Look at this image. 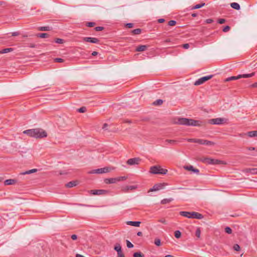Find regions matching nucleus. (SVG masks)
<instances>
[{"label":"nucleus","mask_w":257,"mask_h":257,"mask_svg":"<svg viewBox=\"0 0 257 257\" xmlns=\"http://www.w3.org/2000/svg\"><path fill=\"white\" fill-rule=\"evenodd\" d=\"M24 134L35 138H43L47 136L46 131L41 128L30 129L24 131Z\"/></svg>","instance_id":"1"},{"label":"nucleus","mask_w":257,"mask_h":257,"mask_svg":"<svg viewBox=\"0 0 257 257\" xmlns=\"http://www.w3.org/2000/svg\"><path fill=\"white\" fill-rule=\"evenodd\" d=\"M177 123L179 124L188 126H200L201 125V121L199 120L187 118H178Z\"/></svg>","instance_id":"2"},{"label":"nucleus","mask_w":257,"mask_h":257,"mask_svg":"<svg viewBox=\"0 0 257 257\" xmlns=\"http://www.w3.org/2000/svg\"><path fill=\"white\" fill-rule=\"evenodd\" d=\"M180 214L181 216L187 217L188 218H196L201 219L203 218V215L198 212H187V211H181Z\"/></svg>","instance_id":"3"},{"label":"nucleus","mask_w":257,"mask_h":257,"mask_svg":"<svg viewBox=\"0 0 257 257\" xmlns=\"http://www.w3.org/2000/svg\"><path fill=\"white\" fill-rule=\"evenodd\" d=\"M201 161L204 163L209 165L225 164L223 161L214 159L211 158H202L200 159Z\"/></svg>","instance_id":"4"},{"label":"nucleus","mask_w":257,"mask_h":257,"mask_svg":"<svg viewBox=\"0 0 257 257\" xmlns=\"http://www.w3.org/2000/svg\"><path fill=\"white\" fill-rule=\"evenodd\" d=\"M150 172L154 174H166L168 170L163 169L160 166H154L150 168Z\"/></svg>","instance_id":"5"},{"label":"nucleus","mask_w":257,"mask_h":257,"mask_svg":"<svg viewBox=\"0 0 257 257\" xmlns=\"http://www.w3.org/2000/svg\"><path fill=\"white\" fill-rule=\"evenodd\" d=\"M187 141L189 142L195 143L207 146H213L215 144L214 142L211 141L198 139H187Z\"/></svg>","instance_id":"6"},{"label":"nucleus","mask_w":257,"mask_h":257,"mask_svg":"<svg viewBox=\"0 0 257 257\" xmlns=\"http://www.w3.org/2000/svg\"><path fill=\"white\" fill-rule=\"evenodd\" d=\"M228 120V119L225 118L218 117L210 119L208 120V122L211 124L220 125L224 123H227Z\"/></svg>","instance_id":"7"},{"label":"nucleus","mask_w":257,"mask_h":257,"mask_svg":"<svg viewBox=\"0 0 257 257\" xmlns=\"http://www.w3.org/2000/svg\"><path fill=\"white\" fill-rule=\"evenodd\" d=\"M126 179L127 177L120 176L116 178H106L104 179V181L106 184H113L117 182L125 180Z\"/></svg>","instance_id":"8"},{"label":"nucleus","mask_w":257,"mask_h":257,"mask_svg":"<svg viewBox=\"0 0 257 257\" xmlns=\"http://www.w3.org/2000/svg\"><path fill=\"white\" fill-rule=\"evenodd\" d=\"M213 75H209L202 77L198 79L197 80H196L194 83V85H201V84L204 83L205 82L211 79L213 77Z\"/></svg>","instance_id":"9"},{"label":"nucleus","mask_w":257,"mask_h":257,"mask_svg":"<svg viewBox=\"0 0 257 257\" xmlns=\"http://www.w3.org/2000/svg\"><path fill=\"white\" fill-rule=\"evenodd\" d=\"M110 171V169L109 168L104 167V168H99L97 169L93 170L91 171H90V172H89V173H90V174H94V173L102 174V173L109 172Z\"/></svg>","instance_id":"10"},{"label":"nucleus","mask_w":257,"mask_h":257,"mask_svg":"<svg viewBox=\"0 0 257 257\" xmlns=\"http://www.w3.org/2000/svg\"><path fill=\"white\" fill-rule=\"evenodd\" d=\"M114 249L117 251L118 257H125L121 249V246L119 243H116Z\"/></svg>","instance_id":"11"},{"label":"nucleus","mask_w":257,"mask_h":257,"mask_svg":"<svg viewBox=\"0 0 257 257\" xmlns=\"http://www.w3.org/2000/svg\"><path fill=\"white\" fill-rule=\"evenodd\" d=\"M166 185L165 183H160L158 184H155L152 188H151L149 190V192H153L156 191H158L161 189L164 188V187Z\"/></svg>","instance_id":"12"},{"label":"nucleus","mask_w":257,"mask_h":257,"mask_svg":"<svg viewBox=\"0 0 257 257\" xmlns=\"http://www.w3.org/2000/svg\"><path fill=\"white\" fill-rule=\"evenodd\" d=\"M91 194L94 195H105L108 193V191L106 190L99 189V190H90Z\"/></svg>","instance_id":"13"},{"label":"nucleus","mask_w":257,"mask_h":257,"mask_svg":"<svg viewBox=\"0 0 257 257\" xmlns=\"http://www.w3.org/2000/svg\"><path fill=\"white\" fill-rule=\"evenodd\" d=\"M141 160L139 158H134L128 159L126 163L129 165H138Z\"/></svg>","instance_id":"14"},{"label":"nucleus","mask_w":257,"mask_h":257,"mask_svg":"<svg viewBox=\"0 0 257 257\" xmlns=\"http://www.w3.org/2000/svg\"><path fill=\"white\" fill-rule=\"evenodd\" d=\"M83 40L86 42H89L92 43H98L99 42V39L93 37H83Z\"/></svg>","instance_id":"15"},{"label":"nucleus","mask_w":257,"mask_h":257,"mask_svg":"<svg viewBox=\"0 0 257 257\" xmlns=\"http://www.w3.org/2000/svg\"><path fill=\"white\" fill-rule=\"evenodd\" d=\"M244 173H249L252 175H257V168H245L243 170Z\"/></svg>","instance_id":"16"},{"label":"nucleus","mask_w":257,"mask_h":257,"mask_svg":"<svg viewBox=\"0 0 257 257\" xmlns=\"http://www.w3.org/2000/svg\"><path fill=\"white\" fill-rule=\"evenodd\" d=\"M137 188L138 186L137 185L125 186L124 187H123L121 190L123 192L126 193L128 192L130 190H135Z\"/></svg>","instance_id":"17"},{"label":"nucleus","mask_w":257,"mask_h":257,"mask_svg":"<svg viewBox=\"0 0 257 257\" xmlns=\"http://www.w3.org/2000/svg\"><path fill=\"white\" fill-rule=\"evenodd\" d=\"M184 168L188 171H191L193 172L194 173L198 174L199 173V170L197 169L194 168L192 166L189 165V166H185L184 167Z\"/></svg>","instance_id":"18"},{"label":"nucleus","mask_w":257,"mask_h":257,"mask_svg":"<svg viewBox=\"0 0 257 257\" xmlns=\"http://www.w3.org/2000/svg\"><path fill=\"white\" fill-rule=\"evenodd\" d=\"M126 224L129 225H132L136 227H139L140 225L141 222L140 221H128L126 222Z\"/></svg>","instance_id":"19"},{"label":"nucleus","mask_w":257,"mask_h":257,"mask_svg":"<svg viewBox=\"0 0 257 257\" xmlns=\"http://www.w3.org/2000/svg\"><path fill=\"white\" fill-rule=\"evenodd\" d=\"M17 180L15 179H7L5 181L4 184L5 185H13L16 183Z\"/></svg>","instance_id":"20"},{"label":"nucleus","mask_w":257,"mask_h":257,"mask_svg":"<svg viewBox=\"0 0 257 257\" xmlns=\"http://www.w3.org/2000/svg\"><path fill=\"white\" fill-rule=\"evenodd\" d=\"M254 75H255V72H252V73H250V74H240V75H238V77L239 78H249V77H251L254 76Z\"/></svg>","instance_id":"21"},{"label":"nucleus","mask_w":257,"mask_h":257,"mask_svg":"<svg viewBox=\"0 0 257 257\" xmlns=\"http://www.w3.org/2000/svg\"><path fill=\"white\" fill-rule=\"evenodd\" d=\"M78 183L76 181H72L67 183L65 186L67 188H71L74 186H76L77 185Z\"/></svg>","instance_id":"22"},{"label":"nucleus","mask_w":257,"mask_h":257,"mask_svg":"<svg viewBox=\"0 0 257 257\" xmlns=\"http://www.w3.org/2000/svg\"><path fill=\"white\" fill-rule=\"evenodd\" d=\"M148 46L146 45H140L138 46L136 49V52H143L145 51Z\"/></svg>","instance_id":"23"},{"label":"nucleus","mask_w":257,"mask_h":257,"mask_svg":"<svg viewBox=\"0 0 257 257\" xmlns=\"http://www.w3.org/2000/svg\"><path fill=\"white\" fill-rule=\"evenodd\" d=\"M37 171V169H31V170H28V171H25L24 172H21L20 173V175H27V174H30L31 173H35Z\"/></svg>","instance_id":"24"},{"label":"nucleus","mask_w":257,"mask_h":257,"mask_svg":"<svg viewBox=\"0 0 257 257\" xmlns=\"http://www.w3.org/2000/svg\"><path fill=\"white\" fill-rule=\"evenodd\" d=\"M38 30L41 31H49L52 30V28L49 26L40 27Z\"/></svg>","instance_id":"25"},{"label":"nucleus","mask_w":257,"mask_h":257,"mask_svg":"<svg viewBox=\"0 0 257 257\" xmlns=\"http://www.w3.org/2000/svg\"><path fill=\"white\" fill-rule=\"evenodd\" d=\"M231 7L235 10H239L240 9L239 5L237 3H232L230 4Z\"/></svg>","instance_id":"26"},{"label":"nucleus","mask_w":257,"mask_h":257,"mask_svg":"<svg viewBox=\"0 0 257 257\" xmlns=\"http://www.w3.org/2000/svg\"><path fill=\"white\" fill-rule=\"evenodd\" d=\"M247 135L251 138L257 137V131L248 132Z\"/></svg>","instance_id":"27"},{"label":"nucleus","mask_w":257,"mask_h":257,"mask_svg":"<svg viewBox=\"0 0 257 257\" xmlns=\"http://www.w3.org/2000/svg\"><path fill=\"white\" fill-rule=\"evenodd\" d=\"M173 200V199L172 198H170L168 199H164L161 201V203L162 204H165L167 203H169L172 201Z\"/></svg>","instance_id":"28"},{"label":"nucleus","mask_w":257,"mask_h":257,"mask_svg":"<svg viewBox=\"0 0 257 257\" xmlns=\"http://www.w3.org/2000/svg\"><path fill=\"white\" fill-rule=\"evenodd\" d=\"M36 36L39 38H45L49 37V35L47 33H38Z\"/></svg>","instance_id":"29"},{"label":"nucleus","mask_w":257,"mask_h":257,"mask_svg":"<svg viewBox=\"0 0 257 257\" xmlns=\"http://www.w3.org/2000/svg\"><path fill=\"white\" fill-rule=\"evenodd\" d=\"M13 50V49L12 48H6V49L2 50V51H0V54L7 53L8 52H12Z\"/></svg>","instance_id":"30"},{"label":"nucleus","mask_w":257,"mask_h":257,"mask_svg":"<svg viewBox=\"0 0 257 257\" xmlns=\"http://www.w3.org/2000/svg\"><path fill=\"white\" fill-rule=\"evenodd\" d=\"M133 257H145V255L141 251H138L133 254Z\"/></svg>","instance_id":"31"},{"label":"nucleus","mask_w":257,"mask_h":257,"mask_svg":"<svg viewBox=\"0 0 257 257\" xmlns=\"http://www.w3.org/2000/svg\"><path fill=\"white\" fill-rule=\"evenodd\" d=\"M142 32V29L138 28L132 31V33L133 35H139Z\"/></svg>","instance_id":"32"},{"label":"nucleus","mask_w":257,"mask_h":257,"mask_svg":"<svg viewBox=\"0 0 257 257\" xmlns=\"http://www.w3.org/2000/svg\"><path fill=\"white\" fill-rule=\"evenodd\" d=\"M163 102V100L159 99H157V100L155 101L153 103V104L154 105H160L162 104Z\"/></svg>","instance_id":"33"},{"label":"nucleus","mask_w":257,"mask_h":257,"mask_svg":"<svg viewBox=\"0 0 257 257\" xmlns=\"http://www.w3.org/2000/svg\"><path fill=\"white\" fill-rule=\"evenodd\" d=\"M205 4L204 3H202L200 4H198L195 5L194 7L192 8V9H197L202 8L204 6Z\"/></svg>","instance_id":"34"},{"label":"nucleus","mask_w":257,"mask_h":257,"mask_svg":"<svg viewBox=\"0 0 257 257\" xmlns=\"http://www.w3.org/2000/svg\"><path fill=\"white\" fill-rule=\"evenodd\" d=\"M238 79H239V78L238 77V75L237 76H231V77H228L225 79V81H229L233 80H237Z\"/></svg>","instance_id":"35"},{"label":"nucleus","mask_w":257,"mask_h":257,"mask_svg":"<svg viewBox=\"0 0 257 257\" xmlns=\"http://www.w3.org/2000/svg\"><path fill=\"white\" fill-rule=\"evenodd\" d=\"M154 243L157 246H158L161 245V242L160 239L158 238H155V240H154Z\"/></svg>","instance_id":"36"},{"label":"nucleus","mask_w":257,"mask_h":257,"mask_svg":"<svg viewBox=\"0 0 257 257\" xmlns=\"http://www.w3.org/2000/svg\"><path fill=\"white\" fill-rule=\"evenodd\" d=\"M174 235L176 238H179L181 236V233L179 230H176L174 232Z\"/></svg>","instance_id":"37"},{"label":"nucleus","mask_w":257,"mask_h":257,"mask_svg":"<svg viewBox=\"0 0 257 257\" xmlns=\"http://www.w3.org/2000/svg\"><path fill=\"white\" fill-rule=\"evenodd\" d=\"M201 234V230L199 227H198L196 229V232H195V235L198 237L199 238L200 237Z\"/></svg>","instance_id":"38"},{"label":"nucleus","mask_w":257,"mask_h":257,"mask_svg":"<svg viewBox=\"0 0 257 257\" xmlns=\"http://www.w3.org/2000/svg\"><path fill=\"white\" fill-rule=\"evenodd\" d=\"M55 43H56L57 44H63L64 42V40L62 39L56 38L55 40Z\"/></svg>","instance_id":"39"},{"label":"nucleus","mask_w":257,"mask_h":257,"mask_svg":"<svg viewBox=\"0 0 257 257\" xmlns=\"http://www.w3.org/2000/svg\"><path fill=\"white\" fill-rule=\"evenodd\" d=\"M176 24V21L174 20H171L169 21L168 25L170 26H174Z\"/></svg>","instance_id":"40"},{"label":"nucleus","mask_w":257,"mask_h":257,"mask_svg":"<svg viewBox=\"0 0 257 257\" xmlns=\"http://www.w3.org/2000/svg\"><path fill=\"white\" fill-rule=\"evenodd\" d=\"M225 231L228 234H231L232 233V229L229 227H226L225 228Z\"/></svg>","instance_id":"41"},{"label":"nucleus","mask_w":257,"mask_h":257,"mask_svg":"<svg viewBox=\"0 0 257 257\" xmlns=\"http://www.w3.org/2000/svg\"><path fill=\"white\" fill-rule=\"evenodd\" d=\"M78 111L81 113L85 112L86 111V108L84 106L81 107L78 109Z\"/></svg>","instance_id":"42"},{"label":"nucleus","mask_w":257,"mask_h":257,"mask_svg":"<svg viewBox=\"0 0 257 257\" xmlns=\"http://www.w3.org/2000/svg\"><path fill=\"white\" fill-rule=\"evenodd\" d=\"M95 25V23L94 22H87L86 24V26L88 27H92Z\"/></svg>","instance_id":"43"},{"label":"nucleus","mask_w":257,"mask_h":257,"mask_svg":"<svg viewBox=\"0 0 257 257\" xmlns=\"http://www.w3.org/2000/svg\"><path fill=\"white\" fill-rule=\"evenodd\" d=\"M126 246L128 248H132L134 247V245L129 241L126 240Z\"/></svg>","instance_id":"44"},{"label":"nucleus","mask_w":257,"mask_h":257,"mask_svg":"<svg viewBox=\"0 0 257 257\" xmlns=\"http://www.w3.org/2000/svg\"><path fill=\"white\" fill-rule=\"evenodd\" d=\"M234 250L239 251L240 249V246L238 244H235L233 247Z\"/></svg>","instance_id":"45"},{"label":"nucleus","mask_w":257,"mask_h":257,"mask_svg":"<svg viewBox=\"0 0 257 257\" xmlns=\"http://www.w3.org/2000/svg\"><path fill=\"white\" fill-rule=\"evenodd\" d=\"M177 141L173 140H166L165 142L167 143H170L171 144H175Z\"/></svg>","instance_id":"46"},{"label":"nucleus","mask_w":257,"mask_h":257,"mask_svg":"<svg viewBox=\"0 0 257 257\" xmlns=\"http://www.w3.org/2000/svg\"><path fill=\"white\" fill-rule=\"evenodd\" d=\"M104 29V28L103 27H100V26L96 27L94 28V29L96 31H101L103 30Z\"/></svg>","instance_id":"47"},{"label":"nucleus","mask_w":257,"mask_h":257,"mask_svg":"<svg viewBox=\"0 0 257 257\" xmlns=\"http://www.w3.org/2000/svg\"><path fill=\"white\" fill-rule=\"evenodd\" d=\"M54 61L58 63H62L64 62V60L60 58H57L54 59Z\"/></svg>","instance_id":"48"},{"label":"nucleus","mask_w":257,"mask_h":257,"mask_svg":"<svg viewBox=\"0 0 257 257\" xmlns=\"http://www.w3.org/2000/svg\"><path fill=\"white\" fill-rule=\"evenodd\" d=\"M230 30V27L229 26H226L223 29L222 31L224 32H227Z\"/></svg>","instance_id":"49"},{"label":"nucleus","mask_w":257,"mask_h":257,"mask_svg":"<svg viewBox=\"0 0 257 257\" xmlns=\"http://www.w3.org/2000/svg\"><path fill=\"white\" fill-rule=\"evenodd\" d=\"M226 22V20L224 19H219L217 21V22L220 24H223L225 23Z\"/></svg>","instance_id":"50"},{"label":"nucleus","mask_w":257,"mask_h":257,"mask_svg":"<svg viewBox=\"0 0 257 257\" xmlns=\"http://www.w3.org/2000/svg\"><path fill=\"white\" fill-rule=\"evenodd\" d=\"M125 26L128 28H132L134 26L133 23H127L125 25Z\"/></svg>","instance_id":"51"},{"label":"nucleus","mask_w":257,"mask_h":257,"mask_svg":"<svg viewBox=\"0 0 257 257\" xmlns=\"http://www.w3.org/2000/svg\"><path fill=\"white\" fill-rule=\"evenodd\" d=\"M182 47L183 48L185 49H188V48H189L190 45H189V44L186 43V44H183V45L182 46Z\"/></svg>","instance_id":"52"},{"label":"nucleus","mask_w":257,"mask_h":257,"mask_svg":"<svg viewBox=\"0 0 257 257\" xmlns=\"http://www.w3.org/2000/svg\"><path fill=\"white\" fill-rule=\"evenodd\" d=\"M213 22V20L212 19H206V21H205V22L207 24H211Z\"/></svg>","instance_id":"53"},{"label":"nucleus","mask_w":257,"mask_h":257,"mask_svg":"<svg viewBox=\"0 0 257 257\" xmlns=\"http://www.w3.org/2000/svg\"><path fill=\"white\" fill-rule=\"evenodd\" d=\"M159 222H161L164 224H167V222L164 218H162V219L159 220Z\"/></svg>","instance_id":"54"},{"label":"nucleus","mask_w":257,"mask_h":257,"mask_svg":"<svg viewBox=\"0 0 257 257\" xmlns=\"http://www.w3.org/2000/svg\"><path fill=\"white\" fill-rule=\"evenodd\" d=\"M249 87L252 88L257 87V82L253 83L252 84L250 85Z\"/></svg>","instance_id":"55"},{"label":"nucleus","mask_w":257,"mask_h":257,"mask_svg":"<svg viewBox=\"0 0 257 257\" xmlns=\"http://www.w3.org/2000/svg\"><path fill=\"white\" fill-rule=\"evenodd\" d=\"M71 237L73 240H76L77 238V236L76 234H72Z\"/></svg>","instance_id":"56"},{"label":"nucleus","mask_w":257,"mask_h":257,"mask_svg":"<svg viewBox=\"0 0 257 257\" xmlns=\"http://www.w3.org/2000/svg\"><path fill=\"white\" fill-rule=\"evenodd\" d=\"M165 21V20L164 19H159L158 20V22L159 23H162L164 22Z\"/></svg>","instance_id":"57"},{"label":"nucleus","mask_w":257,"mask_h":257,"mask_svg":"<svg viewBox=\"0 0 257 257\" xmlns=\"http://www.w3.org/2000/svg\"><path fill=\"white\" fill-rule=\"evenodd\" d=\"M20 33L18 32H15L12 33V36H17L19 35Z\"/></svg>","instance_id":"58"},{"label":"nucleus","mask_w":257,"mask_h":257,"mask_svg":"<svg viewBox=\"0 0 257 257\" xmlns=\"http://www.w3.org/2000/svg\"><path fill=\"white\" fill-rule=\"evenodd\" d=\"M108 126V124L106 123H104L102 126V128L103 130H107V127Z\"/></svg>","instance_id":"59"},{"label":"nucleus","mask_w":257,"mask_h":257,"mask_svg":"<svg viewBox=\"0 0 257 257\" xmlns=\"http://www.w3.org/2000/svg\"><path fill=\"white\" fill-rule=\"evenodd\" d=\"M137 235L139 236H141L143 235V233L141 231H139L137 233Z\"/></svg>","instance_id":"60"},{"label":"nucleus","mask_w":257,"mask_h":257,"mask_svg":"<svg viewBox=\"0 0 257 257\" xmlns=\"http://www.w3.org/2000/svg\"><path fill=\"white\" fill-rule=\"evenodd\" d=\"M31 48H35L36 47V45L34 44H31L29 46Z\"/></svg>","instance_id":"61"},{"label":"nucleus","mask_w":257,"mask_h":257,"mask_svg":"<svg viewBox=\"0 0 257 257\" xmlns=\"http://www.w3.org/2000/svg\"><path fill=\"white\" fill-rule=\"evenodd\" d=\"M247 149L248 150L252 151V150H255V148H254V147H248V148H247Z\"/></svg>","instance_id":"62"},{"label":"nucleus","mask_w":257,"mask_h":257,"mask_svg":"<svg viewBox=\"0 0 257 257\" xmlns=\"http://www.w3.org/2000/svg\"><path fill=\"white\" fill-rule=\"evenodd\" d=\"M98 54V53L96 51H93L92 53V55L93 56H96Z\"/></svg>","instance_id":"63"},{"label":"nucleus","mask_w":257,"mask_h":257,"mask_svg":"<svg viewBox=\"0 0 257 257\" xmlns=\"http://www.w3.org/2000/svg\"><path fill=\"white\" fill-rule=\"evenodd\" d=\"M75 257H85L83 255L80 254H76Z\"/></svg>","instance_id":"64"}]
</instances>
